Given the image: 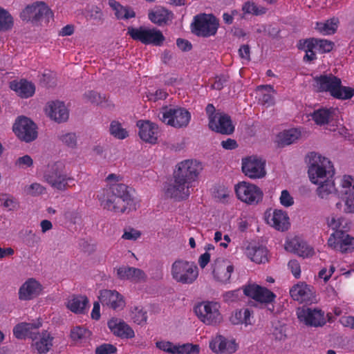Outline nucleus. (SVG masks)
Returning <instances> with one entry per match:
<instances>
[{"mask_svg": "<svg viewBox=\"0 0 354 354\" xmlns=\"http://www.w3.org/2000/svg\"><path fill=\"white\" fill-rule=\"evenodd\" d=\"M156 345L158 348L165 353L177 354V344H174L170 342L162 340L157 342Z\"/></svg>", "mask_w": 354, "mask_h": 354, "instance_id": "obj_57", "label": "nucleus"}, {"mask_svg": "<svg viewBox=\"0 0 354 354\" xmlns=\"http://www.w3.org/2000/svg\"><path fill=\"white\" fill-rule=\"evenodd\" d=\"M266 223L280 232L288 230L290 226V218L286 211L281 209H269L264 214Z\"/></svg>", "mask_w": 354, "mask_h": 354, "instance_id": "obj_19", "label": "nucleus"}, {"mask_svg": "<svg viewBox=\"0 0 354 354\" xmlns=\"http://www.w3.org/2000/svg\"><path fill=\"white\" fill-rule=\"evenodd\" d=\"M129 317L134 323L139 325L145 324L147 319V312L142 307L138 306L131 307Z\"/></svg>", "mask_w": 354, "mask_h": 354, "instance_id": "obj_45", "label": "nucleus"}, {"mask_svg": "<svg viewBox=\"0 0 354 354\" xmlns=\"http://www.w3.org/2000/svg\"><path fill=\"white\" fill-rule=\"evenodd\" d=\"M117 348L115 346L110 344H103L95 350L96 354H113L115 353Z\"/></svg>", "mask_w": 354, "mask_h": 354, "instance_id": "obj_63", "label": "nucleus"}, {"mask_svg": "<svg viewBox=\"0 0 354 354\" xmlns=\"http://www.w3.org/2000/svg\"><path fill=\"white\" fill-rule=\"evenodd\" d=\"M230 322L234 325L248 326L253 324V313L248 308L234 310L230 317Z\"/></svg>", "mask_w": 354, "mask_h": 354, "instance_id": "obj_35", "label": "nucleus"}, {"mask_svg": "<svg viewBox=\"0 0 354 354\" xmlns=\"http://www.w3.org/2000/svg\"><path fill=\"white\" fill-rule=\"evenodd\" d=\"M337 111L335 109H320L313 112V120L318 125H324L333 121L337 116Z\"/></svg>", "mask_w": 354, "mask_h": 354, "instance_id": "obj_37", "label": "nucleus"}, {"mask_svg": "<svg viewBox=\"0 0 354 354\" xmlns=\"http://www.w3.org/2000/svg\"><path fill=\"white\" fill-rule=\"evenodd\" d=\"M299 320L307 326L319 327L326 324L324 313L317 308H299L297 310Z\"/></svg>", "mask_w": 354, "mask_h": 354, "instance_id": "obj_21", "label": "nucleus"}, {"mask_svg": "<svg viewBox=\"0 0 354 354\" xmlns=\"http://www.w3.org/2000/svg\"><path fill=\"white\" fill-rule=\"evenodd\" d=\"M230 191L227 187L219 185L214 189V197L221 203H225L230 198Z\"/></svg>", "mask_w": 354, "mask_h": 354, "instance_id": "obj_53", "label": "nucleus"}, {"mask_svg": "<svg viewBox=\"0 0 354 354\" xmlns=\"http://www.w3.org/2000/svg\"><path fill=\"white\" fill-rule=\"evenodd\" d=\"M45 113L50 120L57 122H63L68 120L69 112L63 102L55 100L47 103Z\"/></svg>", "mask_w": 354, "mask_h": 354, "instance_id": "obj_27", "label": "nucleus"}, {"mask_svg": "<svg viewBox=\"0 0 354 354\" xmlns=\"http://www.w3.org/2000/svg\"><path fill=\"white\" fill-rule=\"evenodd\" d=\"M288 269L291 271L293 276L298 279L301 276V268L299 262L296 260H291L289 261Z\"/></svg>", "mask_w": 354, "mask_h": 354, "instance_id": "obj_64", "label": "nucleus"}, {"mask_svg": "<svg viewBox=\"0 0 354 354\" xmlns=\"http://www.w3.org/2000/svg\"><path fill=\"white\" fill-rule=\"evenodd\" d=\"M170 274L176 283L192 284L198 277V269L194 262L177 259L171 265Z\"/></svg>", "mask_w": 354, "mask_h": 354, "instance_id": "obj_4", "label": "nucleus"}, {"mask_svg": "<svg viewBox=\"0 0 354 354\" xmlns=\"http://www.w3.org/2000/svg\"><path fill=\"white\" fill-rule=\"evenodd\" d=\"M109 6L118 19H129L136 16V13L132 8L129 6H124L115 0H109Z\"/></svg>", "mask_w": 354, "mask_h": 354, "instance_id": "obj_38", "label": "nucleus"}, {"mask_svg": "<svg viewBox=\"0 0 354 354\" xmlns=\"http://www.w3.org/2000/svg\"><path fill=\"white\" fill-rule=\"evenodd\" d=\"M122 176L115 174L108 175L106 178L107 187L106 189H111L112 191H116L118 193L124 192L126 186L121 183Z\"/></svg>", "mask_w": 354, "mask_h": 354, "instance_id": "obj_44", "label": "nucleus"}, {"mask_svg": "<svg viewBox=\"0 0 354 354\" xmlns=\"http://www.w3.org/2000/svg\"><path fill=\"white\" fill-rule=\"evenodd\" d=\"M209 348L216 354H233L238 350L239 344L234 337L216 334L209 340Z\"/></svg>", "mask_w": 354, "mask_h": 354, "instance_id": "obj_20", "label": "nucleus"}, {"mask_svg": "<svg viewBox=\"0 0 354 354\" xmlns=\"http://www.w3.org/2000/svg\"><path fill=\"white\" fill-rule=\"evenodd\" d=\"M91 335V331L82 326H75L71 332V337L76 343H81L88 339Z\"/></svg>", "mask_w": 354, "mask_h": 354, "instance_id": "obj_48", "label": "nucleus"}, {"mask_svg": "<svg viewBox=\"0 0 354 354\" xmlns=\"http://www.w3.org/2000/svg\"><path fill=\"white\" fill-rule=\"evenodd\" d=\"M33 165L32 158L28 156L25 155L18 158L15 161V166L19 169H26Z\"/></svg>", "mask_w": 354, "mask_h": 354, "instance_id": "obj_60", "label": "nucleus"}, {"mask_svg": "<svg viewBox=\"0 0 354 354\" xmlns=\"http://www.w3.org/2000/svg\"><path fill=\"white\" fill-rule=\"evenodd\" d=\"M13 26L12 16L6 10L0 8V31L10 30Z\"/></svg>", "mask_w": 354, "mask_h": 354, "instance_id": "obj_49", "label": "nucleus"}, {"mask_svg": "<svg viewBox=\"0 0 354 354\" xmlns=\"http://www.w3.org/2000/svg\"><path fill=\"white\" fill-rule=\"evenodd\" d=\"M139 128V136L145 142L151 144L156 143L159 136V129L157 124L149 120H140L137 122Z\"/></svg>", "mask_w": 354, "mask_h": 354, "instance_id": "obj_29", "label": "nucleus"}, {"mask_svg": "<svg viewBox=\"0 0 354 354\" xmlns=\"http://www.w3.org/2000/svg\"><path fill=\"white\" fill-rule=\"evenodd\" d=\"M192 187V183H188L184 179L174 175V181L167 189V194L178 200L186 199L191 194Z\"/></svg>", "mask_w": 354, "mask_h": 354, "instance_id": "obj_26", "label": "nucleus"}, {"mask_svg": "<svg viewBox=\"0 0 354 354\" xmlns=\"http://www.w3.org/2000/svg\"><path fill=\"white\" fill-rule=\"evenodd\" d=\"M243 293L260 303H270L276 297L272 292L255 283L245 286L243 288Z\"/></svg>", "mask_w": 354, "mask_h": 354, "instance_id": "obj_25", "label": "nucleus"}, {"mask_svg": "<svg viewBox=\"0 0 354 354\" xmlns=\"http://www.w3.org/2000/svg\"><path fill=\"white\" fill-rule=\"evenodd\" d=\"M257 97L259 101L267 106L274 104V90L270 85H263L258 86L257 89Z\"/></svg>", "mask_w": 354, "mask_h": 354, "instance_id": "obj_39", "label": "nucleus"}, {"mask_svg": "<svg viewBox=\"0 0 354 354\" xmlns=\"http://www.w3.org/2000/svg\"><path fill=\"white\" fill-rule=\"evenodd\" d=\"M234 192L238 200L249 205L259 204L263 197V192L259 186L245 180L234 185Z\"/></svg>", "mask_w": 354, "mask_h": 354, "instance_id": "obj_7", "label": "nucleus"}, {"mask_svg": "<svg viewBox=\"0 0 354 354\" xmlns=\"http://www.w3.org/2000/svg\"><path fill=\"white\" fill-rule=\"evenodd\" d=\"M10 88L18 96L28 98L33 95L35 87L33 84L25 80H13L10 82Z\"/></svg>", "mask_w": 354, "mask_h": 354, "instance_id": "obj_34", "label": "nucleus"}, {"mask_svg": "<svg viewBox=\"0 0 354 354\" xmlns=\"http://www.w3.org/2000/svg\"><path fill=\"white\" fill-rule=\"evenodd\" d=\"M41 325L39 322L35 323L22 322L14 327L13 334L17 339H24L32 333V329L38 328Z\"/></svg>", "mask_w": 354, "mask_h": 354, "instance_id": "obj_41", "label": "nucleus"}, {"mask_svg": "<svg viewBox=\"0 0 354 354\" xmlns=\"http://www.w3.org/2000/svg\"><path fill=\"white\" fill-rule=\"evenodd\" d=\"M301 137V131L298 129L283 131L278 134V142L283 145H289L296 142Z\"/></svg>", "mask_w": 354, "mask_h": 354, "instance_id": "obj_42", "label": "nucleus"}, {"mask_svg": "<svg viewBox=\"0 0 354 354\" xmlns=\"http://www.w3.org/2000/svg\"><path fill=\"white\" fill-rule=\"evenodd\" d=\"M107 326L110 331L116 337L122 339H132L135 337L133 328L120 318H111L107 322Z\"/></svg>", "mask_w": 354, "mask_h": 354, "instance_id": "obj_28", "label": "nucleus"}, {"mask_svg": "<svg viewBox=\"0 0 354 354\" xmlns=\"http://www.w3.org/2000/svg\"><path fill=\"white\" fill-rule=\"evenodd\" d=\"M127 33L134 40H138L144 44L161 46L165 41L162 32L156 28L140 27H129Z\"/></svg>", "mask_w": 354, "mask_h": 354, "instance_id": "obj_14", "label": "nucleus"}, {"mask_svg": "<svg viewBox=\"0 0 354 354\" xmlns=\"http://www.w3.org/2000/svg\"><path fill=\"white\" fill-rule=\"evenodd\" d=\"M203 167L199 161L196 160L187 159L180 162L176 165L175 175L184 179L188 183L196 182Z\"/></svg>", "mask_w": 354, "mask_h": 354, "instance_id": "obj_17", "label": "nucleus"}, {"mask_svg": "<svg viewBox=\"0 0 354 354\" xmlns=\"http://www.w3.org/2000/svg\"><path fill=\"white\" fill-rule=\"evenodd\" d=\"M234 268V263L230 259L218 257L210 264V274L216 283L226 285L231 282Z\"/></svg>", "mask_w": 354, "mask_h": 354, "instance_id": "obj_8", "label": "nucleus"}, {"mask_svg": "<svg viewBox=\"0 0 354 354\" xmlns=\"http://www.w3.org/2000/svg\"><path fill=\"white\" fill-rule=\"evenodd\" d=\"M98 299L103 306L114 310H122L126 305L124 296L115 290L104 289L100 290Z\"/></svg>", "mask_w": 354, "mask_h": 354, "instance_id": "obj_23", "label": "nucleus"}, {"mask_svg": "<svg viewBox=\"0 0 354 354\" xmlns=\"http://www.w3.org/2000/svg\"><path fill=\"white\" fill-rule=\"evenodd\" d=\"M205 110L210 129L225 135H229L234 132V126L230 116L222 112H216L212 104H208Z\"/></svg>", "mask_w": 354, "mask_h": 354, "instance_id": "obj_9", "label": "nucleus"}, {"mask_svg": "<svg viewBox=\"0 0 354 354\" xmlns=\"http://www.w3.org/2000/svg\"><path fill=\"white\" fill-rule=\"evenodd\" d=\"M241 297L240 290H234L227 291L223 295V299L226 303H232L238 301Z\"/></svg>", "mask_w": 354, "mask_h": 354, "instance_id": "obj_62", "label": "nucleus"}, {"mask_svg": "<svg viewBox=\"0 0 354 354\" xmlns=\"http://www.w3.org/2000/svg\"><path fill=\"white\" fill-rule=\"evenodd\" d=\"M306 161L309 178L313 183H320L327 178L333 177L335 169L328 158L312 151L307 155Z\"/></svg>", "mask_w": 354, "mask_h": 354, "instance_id": "obj_3", "label": "nucleus"}, {"mask_svg": "<svg viewBox=\"0 0 354 354\" xmlns=\"http://www.w3.org/2000/svg\"><path fill=\"white\" fill-rule=\"evenodd\" d=\"M338 187L333 177L327 178L318 185L317 194L322 199H327L330 195L339 192L342 196L344 203V212L354 214V176L343 175L337 178Z\"/></svg>", "mask_w": 354, "mask_h": 354, "instance_id": "obj_1", "label": "nucleus"}, {"mask_svg": "<svg viewBox=\"0 0 354 354\" xmlns=\"http://www.w3.org/2000/svg\"><path fill=\"white\" fill-rule=\"evenodd\" d=\"M302 241L303 240L298 236L288 238L285 242L284 248L286 251L297 254Z\"/></svg>", "mask_w": 354, "mask_h": 354, "instance_id": "obj_54", "label": "nucleus"}, {"mask_svg": "<svg viewBox=\"0 0 354 354\" xmlns=\"http://www.w3.org/2000/svg\"><path fill=\"white\" fill-rule=\"evenodd\" d=\"M109 132L114 138L119 140H123L129 136L127 129L120 122L116 120H113L111 122Z\"/></svg>", "mask_w": 354, "mask_h": 354, "instance_id": "obj_47", "label": "nucleus"}, {"mask_svg": "<svg viewBox=\"0 0 354 354\" xmlns=\"http://www.w3.org/2000/svg\"><path fill=\"white\" fill-rule=\"evenodd\" d=\"M343 216L331 214L326 218V224L328 227L335 231H340L339 229L342 226L344 223Z\"/></svg>", "mask_w": 354, "mask_h": 354, "instance_id": "obj_51", "label": "nucleus"}, {"mask_svg": "<svg viewBox=\"0 0 354 354\" xmlns=\"http://www.w3.org/2000/svg\"><path fill=\"white\" fill-rule=\"evenodd\" d=\"M218 28V21L212 15H196L192 23V31L196 35L208 37L214 35Z\"/></svg>", "mask_w": 354, "mask_h": 354, "instance_id": "obj_11", "label": "nucleus"}, {"mask_svg": "<svg viewBox=\"0 0 354 354\" xmlns=\"http://www.w3.org/2000/svg\"><path fill=\"white\" fill-rule=\"evenodd\" d=\"M13 131L21 140L30 142L37 136L35 124L26 117L19 118L13 125Z\"/></svg>", "mask_w": 354, "mask_h": 354, "instance_id": "obj_22", "label": "nucleus"}, {"mask_svg": "<svg viewBox=\"0 0 354 354\" xmlns=\"http://www.w3.org/2000/svg\"><path fill=\"white\" fill-rule=\"evenodd\" d=\"M200 347L198 344H192L189 343L184 344H177V354H192L198 353Z\"/></svg>", "mask_w": 354, "mask_h": 354, "instance_id": "obj_56", "label": "nucleus"}, {"mask_svg": "<svg viewBox=\"0 0 354 354\" xmlns=\"http://www.w3.org/2000/svg\"><path fill=\"white\" fill-rule=\"evenodd\" d=\"M338 25V19L333 17L325 22H317L316 24V29L323 35H331L337 30Z\"/></svg>", "mask_w": 354, "mask_h": 354, "instance_id": "obj_43", "label": "nucleus"}, {"mask_svg": "<svg viewBox=\"0 0 354 354\" xmlns=\"http://www.w3.org/2000/svg\"><path fill=\"white\" fill-rule=\"evenodd\" d=\"M270 335L277 342L284 341L287 337L286 325L280 322H274Z\"/></svg>", "mask_w": 354, "mask_h": 354, "instance_id": "obj_46", "label": "nucleus"}, {"mask_svg": "<svg viewBox=\"0 0 354 354\" xmlns=\"http://www.w3.org/2000/svg\"><path fill=\"white\" fill-rule=\"evenodd\" d=\"M88 303V299L82 295H73L66 302V308L75 314L84 313Z\"/></svg>", "mask_w": 354, "mask_h": 354, "instance_id": "obj_36", "label": "nucleus"}, {"mask_svg": "<svg viewBox=\"0 0 354 354\" xmlns=\"http://www.w3.org/2000/svg\"><path fill=\"white\" fill-rule=\"evenodd\" d=\"M161 114L160 120L162 122L177 129L188 126L192 118L191 113L186 109L180 106L165 107Z\"/></svg>", "mask_w": 354, "mask_h": 354, "instance_id": "obj_10", "label": "nucleus"}, {"mask_svg": "<svg viewBox=\"0 0 354 354\" xmlns=\"http://www.w3.org/2000/svg\"><path fill=\"white\" fill-rule=\"evenodd\" d=\"M194 311L199 320L207 326H216L223 321L221 306L218 301H203L195 307Z\"/></svg>", "mask_w": 354, "mask_h": 354, "instance_id": "obj_5", "label": "nucleus"}, {"mask_svg": "<svg viewBox=\"0 0 354 354\" xmlns=\"http://www.w3.org/2000/svg\"><path fill=\"white\" fill-rule=\"evenodd\" d=\"M19 16L23 21L37 23L44 19L48 22L53 14L44 2L36 1L25 7Z\"/></svg>", "mask_w": 354, "mask_h": 354, "instance_id": "obj_13", "label": "nucleus"}, {"mask_svg": "<svg viewBox=\"0 0 354 354\" xmlns=\"http://www.w3.org/2000/svg\"><path fill=\"white\" fill-rule=\"evenodd\" d=\"M313 85L317 91L328 92L336 99L345 100L354 96V88L342 86L341 80L332 74L315 77Z\"/></svg>", "mask_w": 354, "mask_h": 354, "instance_id": "obj_2", "label": "nucleus"}, {"mask_svg": "<svg viewBox=\"0 0 354 354\" xmlns=\"http://www.w3.org/2000/svg\"><path fill=\"white\" fill-rule=\"evenodd\" d=\"M298 48L306 53L304 59L312 61L315 59L316 52L321 53H328L333 48V43L326 39H308L300 41Z\"/></svg>", "mask_w": 354, "mask_h": 354, "instance_id": "obj_15", "label": "nucleus"}, {"mask_svg": "<svg viewBox=\"0 0 354 354\" xmlns=\"http://www.w3.org/2000/svg\"><path fill=\"white\" fill-rule=\"evenodd\" d=\"M60 140L66 146L74 148L77 145V136L73 133H66L60 136Z\"/></svg>", "mask_w": 354, "mask_h": 354, "instance_id": "obj_61", "label": "nucleus"}, {"mask_svg": "<svg viewBox=\"0 0 354 354\" xmlns=\"http://www.w3.org/2000/svg\"><path fill=\"white\" fill-rule=\"evenodd\" d=\"M116 277L120 280H129L133 282H142L146 279L145 273L134 267L121 266L114 269Z\"/></svg>", "mask_w": 354, "mask_h": 354, "instance_id": "obj_30", "label": "nucleus"}, {"mask_svg": "<svg viewBox=\"0 0 354 354\" xmlns=\"http://www.w3.org/2000/svg\"><path fill=\"white\" fill-rule=\"evenodd\" d=\"M24 191L26 195L37 196L44 194L46 192V188L39 183H34L26 186Z\"/></svg>", "mask_w": 354, "mask_h": 354, "instance_id": "obj_52", "label": "nucleus"}, {"mask_svg": "<svg viewBox=\"0 0 354 354\" xmlns=\"http://www.w3.org/2000/svg\"><path fill=\"white\" fill-rule=\"evenodd\" d=\"M242 171L250 179H259L266 176V161L252 156L242 159Z\"/></svg>", "mask_w": 354, "mask_h": 354, "instance_id": "obj_18", "label": "nucleus"}, {"mask_svg": "<svg viewBox=\"0 0 354 354\" xmlns=\"http://www.w3.org/2000/svg\"><path fill=\"white\" fill-rule=\"evenodd\" d=\"M247 257L257 263H264L268 261V250L263 247H248L246 249Z\"/></svg>", "mask_w": 354, "mask_h": 354, "instance_id": "obj_40", "label": "nucleus"}, {"mask_svg": "<svg viewBox=\"0 0 354 354\" xmlns=\"http://www.w3.org/2000/svg\"><path fill=\"white\" fill-rule=\"evenodd\" d=\"M279 199L280 204L284 207H290L295 203L293 196L287 189H283L281 191Z\"/></svg>", "mask_w": 354, "mask_h": 354, "instance_id": "obj_59", "label": "nucleus"}, {"mask_svg": "<svg viewBox=\"0 0 354 354\" xmlns=\"http://www.w3.org/2000/svg\"><path fill=\"white\" fill-rule=\"evenodd\" d=\"M44 179L53 189L64 191L69 187V183L73 178L68 176L62 163H55L48 165L44 174Z\"/></svg>", "mask_w": 354, "mask_h": 354, "instance_id": "obj_6", "label": "nucleus"}, {"mask_svg": "<svg viewBox=\"0 0 354 354\" xmlns=\"http://www.w3.org/2000/svg\"><path fill=\"white\" fill-rule=\"evenodd\" d=\"M142 236V232L135 228L128 227H125L121 238L127 241H136L138 240Z\"/></svg>", "mask_w": 354, "mask_h": 354, "instance_id": "obj_55", "label": "nucleus"}, {"mask_svg": "<svg viewBox=\"0 0 354 354\" xmlns=\"http://www.w3.org/2000/svg\"><path fill=\"white\" fill-rule=\"evenodd\" d=\"M315 254L314 248L303 241L296 254L304 258H309L314 256Z\"/></svg>", "mask_w": 354, "mask_h": 354, "instance_id": "obj_58", "label": "nucleus"}, {"mask_svg": "<svg viewBox=\"0 0 354 354\" xmlns=\"http://www.w3.org/2000/svg\"><path fill=\"white\" fill-rule=\"evenodd\" d=\"M43 290L41 283L35 278H28L19 287L18 297L21 301H30L39 296Z\"/></svg>", "mask_w": 354, "mask_h": 354, "instance_id": "obj_24", "label": "nucleus"}, {"mask_svg": "<svg viewBox=\"0 0 354 354\" xmlns=\"http://www.w3.org/2000/svg\"><path fill=\"white\" fill-rule=\"evenodd\" d=\"M242 11L245 15H260L266 13V9L263 7H258L253 2L248 1L243 5Z\"/></svg>", "mask_w": 354, "mask_h": 354, "instance_id": "obj_50", "label": "nucleus"}, {"mask_svg": "<svg viewBox=\"0 0 354 354\" xmlns=\"http://www.w3.org/2000/svg\"><path fill=\"white\" fill-rule=\"evenodd\" d=\"M32 348L38 353L43 354L48 352L53 346V337L46 330L37 333L32 337Z\"/></svg>", "mask_w": 354, "mask_h": 354, "instance_id": "obj_31", "label": "nucleus"}, {"mask_svg": "<svg viewBox=\"0 0 354 354\" xmlns=\"http://www.w3.org/2000/svg\"><path fill=\"white\" fill-rule=\"evenodd\" d=\"M114 192L111 189H104L102 192L97 196L100 205L109 211L122 213L129 204L128 197L124 195L120 196L118 192L115 194Z\"/></svg>", "mask_w": 354, "mask_h": 354, "instance_id": "obj_12", "label": "nucleus"}, {"mask_svg": "<svg viewBox=\"0 0 354 354\" xmlns=\"http://www.w3.org/2000/svg\"><path fill=\"white\" fill-rule=\"evenodd\" d=\"M148 17L153 24L161 26L171 23L174 14L162 6H156L149 11Z\"/></svg>", "mask_w": 354, "mask_h": 354, "instance_id": "obj_32", "label": "nucleus"}, {"mask_svg": "<svg viewBox=\"0 0 354 354\" xmlns=\"http://www.w3.org/2000/svg\"><path fill=\"white\" fill-rule=\"evenodd\" d=\"M327 244L332 250L342 254L354 252V237L344 231L332 233Z\"/></svg>", "mask_w": 354, "mask_h": 354, "instance_id": "obj_16", "label": "nucleus"}, {"mask_svg": "<svg viewBox=\"0 0 354 354\" xmlns=\"http://www.w3.org/2000/svg\"><path fill=\"white\" fill-rule=\"evenodd\" d=\"M313 293V288L304 282L295 284L290 290L291 297L300 303L310 301Z\"/></svg>", "mask_w": 354, "mask_h": 354, "instance_id": "obj_33", "label": "nucleus"}]
</instances>
